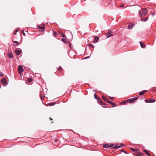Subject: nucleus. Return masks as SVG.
<instances>
[{"label": "nucleus", "instance_id": "obj_1", "mask_svg": "<svg viewBox=\"0 0 156 156\" xmlns=\"http://www.w3.org/2000/svg\"><path fill=\"white\" fill-rule=\"evenodd\" d=\"M148 11L146 9H141L140 10L139 15L141 17L145 15L147 13Z\"/></svg>", "mask_w": 156, "mask_h": 156}, {"label": "nucleus", "instance_id": "obj_2", "mask_svg": "<svg viewBox=\"0 0 156 156\" xmlns=\"http://www.w3.org/2000/svg\"><path fill=\"white\" fill-rule=\"evenodd\" d=\"M1 82L4 86H6L7 85L6 79L5 78H3Z\"/></svg>", "mask_w": 156, "mask_h": 156}, {"label": "nucleus", "instance_id": "obj_3", "mask_svg": "<svg viewBox=\"0 0 156 156\" xmlns=\"http://www.w3.org/2000/svg\"><path fill=\"white\" fill-rule=\"evenodd\" d=\"M18 70L19 72L20 73H22L23 70V68L22 66H19L18 68Z\"/></svg>", "mask_w": 156, "mask_h": 156}, {"label": "nucleus", "instance_id": "obj_4", "mask_svg": "<svg viewBox=\"0 0 156 156\" xmlns=\"http://www.w3.org/2000/svg\"><path fill=\"white\" fill-rule=\"evenodd\" d=\"M112 35V32L111 31L109 30L108 31V33L107 34L106 37L108 38L110 37Z\"/></svg>", "mask_w": 156, "mask_h": 156}, {"label": "nucleus", "instance_id": "obj_5", "mask_svg": "<svg viewBox=\"0 0 156 156\" xmlns=\"http://www.w3.org/2000/svg\"><path fill=\"white\" fill-rule=\"evenodd\" d=\"M21 51L20 50L16 49L15 50V52L16 55H19L21 53Z\"/></svg>", "mask_w": 156, "mask_h": 156}, {"label": "nucleus", "instance_id": "obj_6", "mask_svg": "<svg viewBox=\"0 0 156 156\" xmlns=\"http://www.w3.org/2000/svg\"><path fill=\"white\" fill-rule=\"evenodd\" d=\"M147 91L146 90H144L143 91H142L140 93L139 95H142L143 94H144V93L147 92Z\"/></svg>", "mask_w": 156, "mask_h": 156}, {"label": "nucleus", "instance_id": "obj_7", "mask_svg": "<svg viewBox=\"0 0 156 156\" xmlns=\"http://www.w3.org/2000/svg\"><path fill=\"white\" fill-rule=\"evenodd\" d=\"M98 40V37H97L96 36L94 38V39L93 40V42L94 43H95Z\"/></svg>", "mask_w": 156, "mask_h": 156}, {"label": "nucleus", "instance_id": "obj_8", "mask_svg": "<svg viewBox=\"0 0 156 156\" xmlns=\"http://www.w3.org/2000/svg\"><path fill=\"white\" fill-rule=\"evenodd\" d=\"M148 17H146L144 19H141V20L143 22H145L146 21L148 20Z\"/></svg>", "mask_w": 156, "mask_h": 156}, {"label": "nucleus", "instance_id": "obj_9", "mask_svg": "<svg viewBox=\"0 0 156 156\" xmlns=\"http://www.w3.org/2000/svg\"><path fill=\"white\" fill-rule=\"evenodd\" d=\"M61 41H63V42H64V43H65L66 44H67L69 42V41H67L65 39H63V38H62L61 39Z\"/></svg>", "mask_w": 156, "mask_h": 156}, {"label": "nucleus", "instance_id": "obj_10", "mask_svg": "<svg viewBox=\"0 0 156 156\" xmlns=\"http://www.w3.org/2000/svg\"><path fill=\"white\" fill-rule=\"evenodd\" d=\"M122 147H123V145L122 146H115L114 147V148H115L116 149H118Z\"/></svg>", "mask_w": 156, "mask_h": 156}, {"label": "nucleus", "instance_id": "obj_11", "mask_svg": "<svg viewBox=\"0 0 156 156\" xmlns=\"http://www.w3.org/2000/svg\"><path fill=\"white\" fill-rule=\"evenodd\" d=\"M128 101H129L130 103H133L134 101L133 98L130 99L128 100Z\"/></svg>", "mask_w": 156, "mask_h": 156}, {"label": "nucleus", "instance_id": "obj_12", "mask_svg": "<svg viewBox=\"0 0 156 156\" xmlns=\"http://www.w3.org/2000/svg\"><path fill=\"white\" fill-rule=\"evenodd\" d=\"M144 152H145L148 156H151V155L148 153V151L147 150H144Z\"/></svg>", "mask_w": 156, "mask_h": 156}, {"label": "nucleus", "instance_id": "obj_13", "mask_svg": "<svg viewBox=\"0 0 156 156\" xmlns=\"http://www.w3.org/2000/svg\"><path fill=\"white\" fill-rule=\"evenodd\" d=\"M149 101L150 102H153L155 101V100L153 98H151L149 100Z\"/></svg>", "mask_w": 156, "mask_h": 156}, {"label": "nucleus", "instance_id": "obj_14", "mask_svg": "<svg viewBox=\"0 0 156 156\" xmlns=\"http://www.w3.org/2000/svg\"><path fill=\"white\" fill-rule=\"evenodd\" d=\"M102 98L104 101H106L107 102V101L108 100V99L107 98L104 96H102Z\"/></svg>", "mask_w": 156, "mask_h": 156}, {"label": "nucleus", "instance_id": "obj_15", "mask_svg": "<svg viewBox=\"0 0 156 156\" xmlns=\"http://www.w3.org/2000/svg\"><path fill=\"white\" fill-rule=\"evenodd\" d=\"M109 147V145L108 144H104L103 145V147L105 148L108 147Z\"/></svg>", "mask_w": 156, "mask_h": 156}, {"label": "nucleus", "instance_id": "obj_16", "mask_svg": "<svg viewBox=\"0 0 156 156\" xmlns=\"http://www.w3.org/2000/svg\"><path fill=\"white\" fill-rule=\"evenodd\" d=\"M14 44L15 45H17L19 44V43L17 41H15L14 42Z\"/></svg>", "mask_w": 156, "mask_h": 156}, {"label": "nucleus", "instance_id": "obj_17", "mask_svg": "<svg viewBox=\"0 0 156 156\" xmlns=\"http://www.w3.org/2000/svg\"><path fill=\"white\" fill-rule=\"evenodd\" d=\"M140 46L142 48H144L145 47V46L141 42H140Z\"/></svg>", "mask_w": 156, "mask_h": 156}, {"label": "nucleus", "instance_id": "obj_18", "mask_svg": "<svg viewBox=\"0 0 156 156\" xmlns=\"http://www.w3.org/2000/svg\"><path fill=\"white\" fill-rule=\"evenodd\" d=\"M99 102L101 105H105V103L104 102L102 101H100Z\"/></svg>", "mask_w": 156, "mask_h": 156}, {"label": "nucleus", "instance_id": "obj_19", "mask_svg": "<svg viewBox=\"0 0 156 156\" xmlns=\"http://www.w3.org/2000/svg\"><path fill=\"white\" fill-rule=\"evenodd\" d=\"M38 27H39V29H41L43 30H44L45 29L44 27H41L40 26H38Z\"/></svg>", "mask_w": 156, "mask_h": 156}, {"label": "nucleus", "instance_id": "obj_20", "mask_svg": "<svg viewBox=\"0 0 156 156\" xmlns=\"http://www.w3.org/2000/svg\"><path fill=\"white\" fill-rule=\"evenodd\" d=\"M128 101V100L127 101H125L123 102H122L121 103V104L123 105V104H125Z\"/></svg>", "mask_w": 156, "mask_h": 156}, {"label": "nucleus", "instance_id": "obj_21", "mask_svg": "<svg viewBox=\"0 0 156 156\" xmlns=\"http://www.w3.org/2000/svg\"><path fill=\"white\" fill-rule=\"evenodd\" d=\"M130 149L133 151V152H135L137 150V149H135L134 148H131Z\"/></svg>", "mask_w": 156, "mask_h": 156}, {"label": "nucleus", "instance_id": "obj_22", "mask_svg": "<svg viewBox=\"0 0 156 156\" xmlns=\"http://www.w3.org/2000/svg\"><path fill=\"white\" fill-rule=\"evenodd\" d=\"M55 104V103H51L49 104V105L50 106H53Z\"/></svg>", "mask_w": 156, "mask_h": 156}, {"label": "nucleus", "instance_id": "obj_23", "mask_svg": "<svg viewBox=\"0 0 156 156\" xmlns=\"http://www.w3.org/2000/svg\"><path fill=\"white\" fill-rule=\"evenodd\" d=\"M128 28L129 29H131L132 28V26L130 25H129L128 26Z\"/></svg>", "mask_w": 156, "mask_h": 156}, {"label": "nucleus", "instance_id": "obj_24", "mask_svg": "<svg viewBox=\"0 0 156 156\" xmlns=\"http://www.w3.org/2000/svg\"><path fill=\"white\" fill-rule=\"evenodd\" d=\"M112 107H115L116 106V104L115 103H112Z\"/></svg>", "mask_w": 156, "mask_h": 156}, {"label": "nucleus", "instance_id": "obj_25", "mask_svg": "<svg viewBox=\"0 0 156 156\" xmlns=\"http://www.w3.org/2000/svg\"><path fill=\"white\" fill-rule=\"evenodd\" d=\"M113 146H114V144H111V146H110V148H114Z\"/></svg>", "mask_w": 156, "mask_h": 156}, {"label": "nucleus", "instance_id": "obj_26", "mask_svg": "<svg viewBox=\"0 0 156 156\" xmlns=\"http://www.w3.org/2000/svg\"><path fill=\"white\" fill-rule=\"evenodd\" d=\"M9 56L11 58H12V57H13V56H12V53L10 54H9Z\"/></svg>", "mask_w": 156, "mask_h": 156}, {"label": "nucleus", "instance_id": "obj_27", "mask_svg": "<svg viewBox=\"0 0 156 156\" xmlns=\"http://www.w3.org/2000/svg\"><path fill=\"white\" fill-rule=\"evenodd\" d=\"M97 95H96V94H94V98L95 99H98V98H97Z\"/></svg>", "mask_w": 156, "mask_h": 156}, {"label": "nucleus", "instance_id": "obj_28", "mask_svg": "<svg viewBox=\"0 0 156 156\" xmlns=\"http://www.w3.org/2000/svg\"><path fill=\"white\" fill-rule=\"evenodd\" d=\"M133 98V99L134 101H135L137 100V99H138V98L137 97L134 98Z\"/></svg>", "mask_w": 156, "mask_h": 156}, {"label": "nucleus", "instance_id": "obj_29", "mask_svg": "<svg viewBox=\"0 0 156 156\" xmlns=\"http://www.w3.org/2000/svg\"><path fill=\"white\" fill-rule=\"evenodd\" d=\"M107 102L108 103H109V104H112V102H111V101H108H108H107Z\"/></svg>", "mask_w": 156, "mask_h": 156}, {"label": "nucleus", "instance_id": "obj_30", "mask_svg": "<svg viewBox=\"0 0 156 156\" xmlns=\"http://www.w3.org/2000/svg\"><path fill=\"white\" fill-rule=\"evenodd\" d=\"M3 75V74L2 73H0V76H2Z\"/></svg>", "mask_w": 156, "mask_h": 156}, {"label": "nucleus", "instance_id": "obj_31", "mask_svg": "<svg viewBox=\"0 0 156 156\" xmlns=\"http://www.w3.org/2000/svg\"><path fill=\"white\" fill-rule=\"evenodd\" d=\"M109 98L110 100H112L114 98L113 97H109Z\"/></svg>", "mask_w": 156, "mask_h": 156}, {"label": "nucleus", "instance_id": "obj_32", "mask_svg": "<svg viewBox=\"0 0 156 156\" xmlns=\"http://www.w3.org/2000/svg\"><path fill=\"white\" fill-rule=\"evenodd\" d=\"M28 80L30 82H31L32 81V79L31 78H29Z\"/></svg>", "mask_w": 156, "mask_h": 156}, {"label": "nucleus", "instance_id": "obj_33", "mask_svg": "<svg viewBox=\"0 0 156 156\" xmlns=\"http://www.w3.org/2000/svg\"><path fill=\"white\" fill-rule=\"evenodd\" d=\"M90 47H92V48H94V46H93V45L92 44H90Z\"/></svg>", "mask_w": 156, "mask_h": 156}, {"label": "nucleus", "instance_id": "obj_34", "mask_svg": "<svg viewBox=\"0 0 156 156\" xmlns=\"http://www.w3.org/2000/svg\"><path fill=\"white\" fill-rule=\"evenodd\" d=\"M18 31V30H16L15 31V34H16V33L17 32V31Z\"/></svg>", "mask_w": 156, "mask_h": 156}, {"label": "nucleus", "instance_id": "obj_35", "mask_svg": "<svg viewBox=\"0 0 156 156\" xmlns=\"http://www.w3.org/2000/svg\"><path fill=\"white\" fill-rule=\"evenodd\" d=\"M124 6V5H123H123H120V6H119V7H123V6Z\"/></svg>", "mask_w": 156, "mask_h": 156}, {"label": "nucleus", "instance_id": "obj_36", "mask_svg": "<svg viewBox=\"0 0 156 156\" xmlns=\"http://www.w3.org/2000/svg\"><path fill=\"white\" fill-rule=\"evenodd\" d=\"M54 34L55 36V35H56L57 34V33L55 32H54Z\"/></svg>", "mask_w": 156, "mask_h": 156}, {"label": "nucleus", "instance_id": "obj_37", "mask_svg": "<svg viewBox=\"0 0 156 156\" xmlns=\"http://www.w3.org/2000/svg\"><path fill=\"white\" fill-rule=\"evenodd\" d=\"M62 69V68H61V67H59V68H58V69L59 70H61V69Z\"/></svg>", "mask_w": 156, "mask_h": 156}, {"label": "nucleus", "instance_id": "obj_38", "mask_svg": "<svg viewBox=\"0 0 156 156\" xmlns=\"http://www.w3.org/2000/svg\"><path fill=\"white\" fill-rule=\"evenodd\" d=\"M62 37H65V34H63L62 35Z\"/></svg>", "mask_w": 156, "mask_h": 156}, {"label": "nucleus", "instance_id": "obj_39", "mask_svg": "<svg viewBox=\"0 0 156 156\" xmlns=\"http://www.w3.org/2000/svg\"><path fill=\"white\" fill-rule=\"evenodd\" d=\"M121 146H122V145H123V144H122H122H121Z\"/></svg>", "mask_w": 156, "mask_h": 156}, {"label": "nucleus", "instance_id": "obj_40", "mask_svg": "<svg viewBox=\"0 0 156 156\" xmlns=\"http://www.w3.org/2000/svg\"><path fill=\"white\" fill-rule=\"evenodd\" d=\"M89 57H87L85 58H84V59L87 58H89Z\"/></svg>", "mask_w": 156, "mask_h": 156}, {"label": "nucleus", "instance_id": "obj_41", "mask_svg": "<svg viewBox=\"0 0 156 156\" xmlns=\"http://www.w3.org/2000/svg\"><path fill=\"white\" fill-rule=\"evenodd\" d=\"M152 14L153 16L154 15V13L153 12L152 13Z\"/></svg>", "mask_w": 156, "mask_h": 156}, {"label": "nucleus", "instance_id": "obj_42", "mask_svg": "<svg viewBox=\"0 0 156 156\" xmlns=\"http://www.w3.org/2000/svg\"><path fill=\"white\" fill-rule=\"evenodd\" d=\"M41 98V99H42V100L44 99V98Z\"/></svg>", "mask_w": 156, "mask_h": 156}, {"label": "nucleus", "instance_id": "obj_43", "mask_svg": "<svg viewBox=\"0 0 156 156\" xmlns=\"http://www.w3.org/2000/svg\"><path fill=\"white\" fill-rule=\"evenodd\" d=\"M50 119L51 120H52V119L51 118Z\"/></svg>", "mask_w": 156, "mask_h": 156}, {"label": "nucleus", "instance_id": "obj_44", "mask_svg": "<svg viewBox=\"0 0 156 156\" xmlns=\"http://www.w3.org/2000/svg\"><path fill=\"white\" fill-rule=\"evenodd\" d=\"M124 152L125 153H126L125 151H124Z\"/></svg>", "mask_w": 156, "mask_h": 156}]
</instances>
